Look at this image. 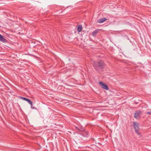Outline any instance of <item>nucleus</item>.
Returning a JSON list of instances; mask_svg holds the SVG:
<instances>
[{
  "label": "nucleus",
  "instance_id": "6e6552de",
  "mask_svg": "<svg viewBox=\"0 0 151 151\" xmlns=\"http://www.w3.org/2000/svg\"><path fill=\"white\" fill-rule=\"evenodd\" d=\"M82 29V25H79L78 26L77 28V30L78 32H80Z\"/></svg>",
  "mask_w": 151,
  "mask_h": 151
},
{
  "label": "nucleus",
  "instance_id": "7ed1b4c3",
  "mask_svg": "<svg viewBox=\"0 0 151 151\" xmlns=\"http://www.w3.org/2000/svg\"><path fill=\"white\" fill-rule=\"evenodd\" d=\"M142 115L141 111L137 110L135 111L134 114V117L135 118L138 119Z\"/></svg>",
  "mask_w": 151,
  "mask_h": 151
},
{
  "label": "nucleus",
  "instance_id": "39448f33",
  "mask_svg": "<svg viewBox=\"0 0 151 151\" xmlns=\"http://www.w3.org/2000/svg\"><path fill=\"white\" fill-rule=\"evenodd\" d=\"M106 20V19L105 18H103L98 19L97 22L99 23H103Z\"/></svg>",
  "mask_w": 151,
  "mask_h": 151
},
{
  "label": "nucleus",
  "instance_id": "0eeeda50",
  "mask_svg": "<svg viewBox=\"0 0 151 151\" xmlns=\"http://www.w3.org/2000/svg\"><path fill=\"white\" fill-rule=\"evenodd\" d=\"M88 132L86 131H84L83 133V135L82 136L81 135V137H87V135H88Z\"/></svg>",
  "mask_w": 151,
  "mask_h": 151
},
{
  "label": "nucleus",
  "instance_id": "423d86ee",
  "mask_svg": "<svg viewBox=\"0 0 151 151\" xmlns=\"http://www.w3.org/2000/svg\"><path fill=\"white\" fill-rule=\"evenodd\" d=\"M7 40L5 39L4 36L0 34V41L2 42H6Z\"/></svg>",
  "mask_w": 151,
  "mask_h": 151
},
{
  "label": "nucleus",
  "instance_id": "1a4fd4ad",
  "mask_svg": "<svg viewBox=\"0 0 151 151\" xmlns=\"http://www.w3.org/2000/svg\"><path fill=\"white\" fill-rule=\"evenodd\" d=\"M98 32V30H95L94 31H93L92 32V35L93 36H94L97 34V33Z\"/></svg>",
  "mask_w": 151,
  "mask_h": 151
},
{
  "label": "nucleus",
  "instance_id": "9b49d317",
  "mask_svg": "<svg viewBox=\"0 0 151 151\" xmlns=\"http://www.w3.org/2000/svg\"><path fill=\"white\" fill-rule=\"evenodd\" d=\"M20 98L23 99V100H25V101H27L28 99H27V98H24V97H20Z\"/></svg>",
  "mask_w": 151,
  "mask_h": 151
},
{
  "label": "nucleus",
  "instance_id": "9d476101",
  "mask_svg": "<svg viewBox=\"0 0 151 151\" xmlns=\"http://www.w3.org/2000/svg\"><path fill=\"white\" fill-rule=\"evenodd\" d=\"M27 101L31 105V106H32V103L29 99H28Z\"/></svg>",
  "mask_w": 151,
  "mask_h": 151
},
{
  "label": "nucleus",
  "instance_id": "f03ea898",
  "mask_svg": "<svg viewBox=\"0 0 151 151\" xmlns=\"http://www.w3.org/2000/svg\"><path fill=\"white\" fill-rule=\"evenodd\" d=\"M133 126L135 130V132L137 133L138 135H140V134L139 132V124L137 122H134Z\"/></svg>",
  "mask_w": 151,
  "mask_h": 151
},
{
  "label": "nucleus",
  "instance_id": "f8f14e48",
  "mask_svg": "<svg viewBox=\"0 0 151 151\" xmlns=\"http://www.w3.org/2000/svg\"><path fill=\"white\" fill-rule=\"evenodd\" d=\"M77 129H78L79 131H81L82 129V130H83V128H81V127L80 128H78V127H75Z\"/></svg>",
  "mask_w": 151,
  "mask_h": 151
},
{
  "label": "nucleus",
  "instance_id": "20e7f679",
  "mask_svg": "<svg viewBox=\"0 0 151 151\" xmlns=\"http://www.w3.org/2000/svg\"><path fill=\"white\" fill-rule=\"evenodd\" d=\"M99 84L100 85H101V87L102 88L106 90H108L109 89L108 86L102 82H100Z\"/></svg>",
  "mask_w": 151,
  "mask_h": 151
},
{
  "label": "nucleus",
  "instance_id": "ddd939ff",
  "mask_svg": "<svg viewBox=\"0 0 151 151\" xmlns=\"http://www.w3.org/2000/svg\"><path fill=\"white\" fill-rule=\"evenodd\" d=\"M147 114H151V112H148Z\"/></svg>",
  "mask_w": 151,
  "mask_h": 151
},
{
  "label": "nucleus",
  "instance_id": "f257e3e1",
  "mask_svg": "<svg viewBox=\"0 0 151 151\" xmlns=\"http://www.w3.org/2000/svg\"><path fill=\"white\" fill-rule=\"evenodd\" d=\"M104 65V63L102 61L95 62L93 64L94 68L96 71H100L103 69Z\"/></svg>",
  "mask_w": 151,
  "mask_h": 151
}]
</instances>
